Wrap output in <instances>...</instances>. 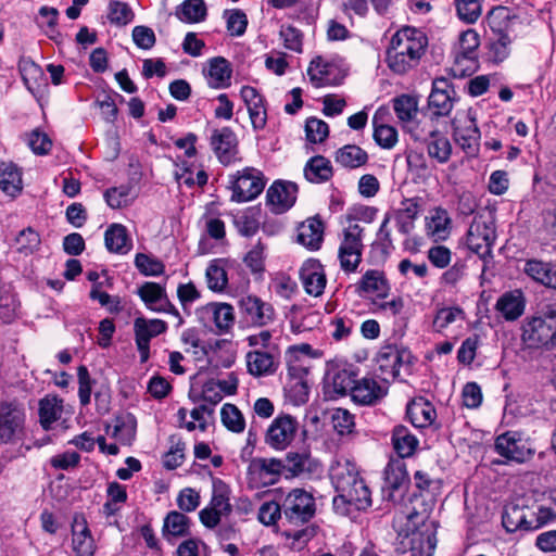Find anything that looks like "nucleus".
<instances>
[{"label": "nucleus", "mask_w": 556, "mask_h": 556, "mask_svg": "<svg viewBox=\"0 0 556 556\" xmlns=\"http://www.w3.org/2000/svg\"><path fill=\"white\" fill-rule=\"evenodd\" d=\"M330 479L338 492L333 498V508L338 514L352 516L371 506V493L355 463L346 458L334 460L330 467Z\"/></svg>", "instance_id": "1"}, {"label": "nucleus", "mask_w": 556, "mask_h": 556, "mask_svg": "<svg viewBox=\"0 0 556 556\" xmlns=\"http://www.w3.org/2000/svg\"><path fill=\"white\" fill-rule=\"evenodd\" d=\"M427 37L422 31L413 27L397 30L391 38L387 50V64L397 75H403L415 68L425 53Z\"/></svg>", "instance_id": "2"}, {"label": "nucleus", "mask_w": 556, "mask_h": 556, "mask_svg": "<svg viewBox=\"0 0 556 556\" xmlns=\"http://www.w3.org/2000/svg\"><path fill=\"white\" fill-rule=\"evenodd\" d=\"M522 341L529 348H556V304L542 307L522 324Z\"/></svg>", "instance_id": "3"}, {"label": "nucleus", "mask_w": 556, "mask_h": 556, "mask_svg": "<svg viewBox=\"0 0 556 556\" xmlns=\"http://www.w3.org/2000/svg\"><path fill=\"white\" fill-rule=\"evenodd\" d=\"M489 63L504 62L511 51V17L507 8L497 7L489 12Z\"/></svg>", "instance_id": "4"}, {"label": "nucleus", "mask_w": 556, "mask_h": 556, "mask_svg": "<svg viewBox=\"0 0 556 556\" xmlns=\"http://www.w3.org/2000/svg\"><path fill=\"white\" fill-rule=\"evenodd\" d=\"M364 228L357 223H350L340 236L338 258L344 273H354L362 262L364 250Z\"/></svg>", "instance_id": "5"}, {"label": "nucleus", "mask_w": 556, "mask_h": 556, "mask_svg": "<svg viewBox=\"0 0 556 556\" xmlns=\"http://www.w3.org/2000/svg\"><path fill=\"white\" fill-rule=\"evenodd\" d=\"M231 201L237 203L252 201L265 188L264 174L255 167H245L229 176Z\"/></svg>", "instance_id": "6"}, {"label": "nucleus", "mask_w": 556, "mask_h": 556, "mask_svg": "<svg viewBox=\"0 0 556 556\" xmlns=\"http://www.w3.org/2000/svg\"><path fill=\"white\" fill-rule=\"evenodd\" d=\"M421 523L412 530L409 535L410 556H433L437 546V526L433 520H426L425 516L419 513H409L407 516L408 522L413 526Z\"/></svg>", "instance_id": "7"}, {"label": "nucleus", "mask_w": 556, "mask_h": 556, "mask_svg": "<svg viewBox=\"0 0 556 556\" xmlns=\"http://www.w3.org/2000/svg\"><path fill=\"white\" fill-rule=\"evenodd\" d=\"M523 530H536L556 520V490L543 493L531 505L523 503Z\"/></svg>", "instance_id": "8"}, {"label": "nucleus", "mask_w": 556, "mask_h": 556, "mask_svg": "<svg viewBox=\"0 0 556 556\" xmlns=\"http://www.w3.org/2000/svg\"><path fill=\"white\" fill-rule=\"evenodd\" d=\"M300 424L290 414L277 415L266 429L264 442L275 451H285L296 438Z\"/></svg>", "instance_id": "9"}, {"label": "nucleus", "mask_w": 556, "mask_h": 556, "mask_svg": "<svg viewBox=\"0 0 556 556\" xmlns=\"http://www.w3.org/2000/svg\"><path fill=\"white\" fill-rule=\"evenodd\" d=\"M198 320L218 334L227 333L235 324L233 307L228 303L212 302L195 311Z\"/></svg>", "instance_id": "10"}, {"label": "nucleus", "mask_w": 556, "mask_h": 556, "mask_svg": "<svg viewBox=\"0 0 556 556\" xmlns=\"http://www.w3.org/2000/svg\"><path fill=\"white\" fill-rule=\"evenodd\" d=\"M282 513L290 523H305L315 515V500L305 490L293 489L282 502Z\"/></svg>", "instance_id": "11"}, {"label": "nucleus", "mask_w": 556, "mask_h": 556, "mask_svg": "<svg viewBox=\"0 0 556 556\" xmlns=\"http://www.w3.org/2000/svg\"><path fill=\"white\" fill-rule=\"evenodd\" d=\"M495 451L506 459L517 463H523L534 454L530 440L518 431L500 434L495 440Z\"/></svg>", "instance_id": "12"}, {"label": "nucleus", "mask_w": 556, "mask_h": 556, "mask_svg": "<svg viewBox=\"0 0 556 556\" xmlns=\"http://www.w3.org/2000/svg\"><path fill=\"white\" fill-rule=\"evenodd\" d=\"M24 409L13 403H0V443H15L24 434Z\"/></svg>", "instance_id": "13"}, {"label": "nucleus", "mask_w": 556, "mask_h": 556, "mask_svg": "<svg viewBox=\"0 0 556 556\" xmlns=\"http://www.w3.org/2000/svg\"><path fill=\"white\" fill-rule=\"evenodd\" d=\"M285 468L281 460L276 458H255L248 467L250 483L255 486H268L275 484Z\"/></svg>", "instance_id": "14"}, {"label": "nucleus", "mask_w": 556, "mask_h": 556, "mask_svg": "<svg viewBox=\"0 0 556 556\" xmlns=\"http://www.w3.org/2000/svg\"><path fill=\"white\" fill-rule=\"evenodd\" d=\"M456 92L444 77L435 78L428 98V109L433 116H446L454 106Z\"/></svg>", "instance_id": "15"}, {"label": "nucleus", "mask_w": 556, "mask_h": 556, "mask_svg": "<svg viewBox=\"0 0 556 556\" xmlns=\"http://www.w3.org/2000/svg\"><path fill=\"white\" fill-rule=\"evenodd\" d=\"M166 323L161 319H144L138 317L134 323L135 339L140 353L141 363H146L150 356V340L166 330Z\"/></svg>", "instance_id": "16"}, {"label": "nucleus", "mask_w": 556, "mask_h": 556, "mask_svg": "<svg viewBox=\"0 0 556 556\" xmlns=\"http://www.w3.org/2000/svg\"><path fill=\"white\" fill-rule=\"evenodd\" d=\"M211 146L223 165L228 166L238 160V139L231 128L215 129L211 136Z\"/></svg>", "instance_id": "17"}, {"label": "nucleus", "mask_w": 556, "mask_h": 556, "mask_svg": "<svg viewBox=\"0 0 556 556\" xmlns=\"http://www.w3.org/2000/svg\"><path fill=\"white\" fill-rule=\"evenodd\" d=\"M356 381V372L352 368H333L325 378V395L328 400L351 395Z\"/></svg>", "instance_id": "18"}, {"label": "nucleus", "mask_w": 556, "mask_h": 556, "mask_svg": "<svg viewBox=\"0 0 556 556\" xmlns=\"http://www.w3.org/2000/svg\"><path fill=\"white\" fill-rule=\"evenodd\" d=\"M138 294L146 305L157 313L173 314L181 324L182 319L176 307L169 302L165 293V289L156 282H144L138 290Z\"/></svg>", "instance_id": "19"}, {"label": "nucleus", "mask_w": 556, "mask_h": 556, "mask_svg": "<svg viewBox=\"0 0 556 556\" xmlns=\"http://www.w3.org/2000/svg\"><path fill=\"white\" fill-rule=\"evenodd\" d=\"M298 187L290 181H275L267 190V204L276 214L288 211L296 200Z\"/></svg>", "instance_id": "20"}, {"label": "nucleus", "mask_w": 556, "mask_h": 556, "mask_svg": "<svg viewBox=\"0 0 556 556\" xmlns=\"http://www.w3.org/2000/svg\"><path fill=\"white\" fill-rule=\"evenodd\" d=\"M239 307L247 319L255 326H265L275 317L273 306L256 295H245L239 301Z\"/></svg>", "instance_id": "21"}, {"label": "nucleus", "mask_w": 556, "mask_h": 556, "mask_svg": "<svg viewBox=\"0 0 556 556\" xmlns=\"http://www.w3.org/2000/svg\"><path fill=\"white\" fill-rule=\"evenodd\" d=\"M386 394V389L378 381L370 377H364L355 381L351 399L358 405L372 406L381 401Z\"/></svg>", "instance_id": "22"}, {"label": "nucleus", "mask_w": 556, "mask_h": 556, "mask_svg": "<svg viewBox=\"0 0 556 556\" xmlns=\"http://www.w3.org/2000/svg\"><path fill=\"white\" fill-rule=\"evenodd\" d=\"M247 105L251 124L255 130H261L267 123V111L264 97L251 86H243L240 91Z\"/></svg>", "instance_id": "23"}, {"label": "nucleus", "mask_w": 556, "mask_h": 556, "mask_svg": "<svg viewBox=\"0 0 556 556\" xmlns=\"http://www.w3.org/2000/svg\"><path fill=\"white\" fill-rule=\"evenodd\" d=\"M247 368L254 377L270 376L276 372L279 362L273 350H254L247 354Z\"/></svg>", "instance_id": "24"}, {"label": "nucleus", "mask_w": 556, "mask_h": 556, "mask_svg": "<svg viewBox=\"0 0 556 556\" xmlns=\"http://www.w3.org/2000/svg\"><path fill=\"white\" fill-rule=\"evenodd\" d=\"M412 355L405 350L394 346H386L377 355V364L382 374L393 378L400 375L402 366L410 364Z\"/></svg>", "instance_id": "25"}, {"label": "nucleus", "mask_w": 556, "mask_h": 556, "mask_svg": "<svg viewBox=\"0 0 556 556\" xmlns=\"http://www.w3.org/2000/svg\"><path fill=\"white\" fill-rule=\"evenodd\" d=\"M300 277L306 293L313 296L323 294L326 287V275L317 260L306 261L300 269Z\"/></svg>", "instance_id": "26"}, {"label": "nucleus", "mask_w": 556, "mask_h": 556, "mask_svg": "<svg viewBox=\"0 0 556 556\" xmlns=\"http://www.w3.org/2000/svg\"><path fill=\"white\" fill-rule=\"evenodd\" d=\"M72 545L77 556H93L94 540L83 516H75L72 525Z\"/></svg>", "instance_id": "27"}, {"label": "nucleus", "mask_w": 556, "mask_h": 556, "mask_svg": "<svg viewBox=\"0 0 556 556\" xmlns=\"http://www.w3.org/2000/svg\"><path fill=\"white\" fill-rule=\"evenodd\" d=\"M466 245L482 260L486 255V219L480 215L475 217L466 236ZM486 273V261H483L481 276Z\"/></svg>", "instance_id": "28"}, {"label": "nucleus", "mask_w": 556, "mask_h": 556, "mask_svg": "<svg viewBox=\"0 0 556 556\" xmlns=\"http://www.w3.org/2000/svg\"><path fill=\"white\" fill-rule=\"evenodd\" d=\"M454 137L468 156L477 155L481 135L471 110L468 112V125L465 127L455 126Z\"/></svg>", "instance_id": "29"}, {"label": "nucleus", "mask_w": 556, "mask_h": 556, "mask_svg": "<svg viewBox=\"0 0 556 556\" xmlns=\"http://www.w3.org/2000/svg\"><path fill=\"white\" fill-rule=\"evenodd\" d=\"M324 225L320 219L313 217L298 227L296 241L309 250H318L323 242Z\"/></svg>", "instance_id": "30"}, {"label": "nucleus", "mask_w": 556, "mask_h": 556, "mask_svg": "<svg viewBox=\"0 0 556 556\" xmlns=\"http://www.w3.org/2000/svg\"><path fill=\"white\" fill-rule=\"evenodd\" d=\"M355 287L359 294H375L378 298H386L390 290L384 274L377 269L367 270Z\"/></svg>", "instance_id": "31"}, {"label": "nucleus", "mask_w": 556, "mask_h": 556, "mask_svg": "<svg viewBox=\"0 0 556 556\" xmlns=\"http://www.w3.org/2000/svg\"><path fill=\"white\" fill-rule=\"evenodd\" d=\"M427 233L434 241L445 240L451 232V218L448 213L441 207L432 210L426 217Z\"/></svg>", "instance_id": "32"}, {"label": "nucleus", "mask_w": 556, "mask_h": 556, "mask_svg": "<svg viewBox=\"0 0 556 556\" xmlns=\"http://www.w3.org/2000/svg\"><path fill=\"white\" fill-rule=\"evenodd\" d=\"M304 177L312 184H323L333 175L331 162L323 156L315 155L311 157L304 166Z\"/></svg>", "instance_id": "33"}, {"label": "nucleus", "mask_w": 556, "mask_h": 556, "mask_svg": "<svg viewBox=\"0 0 556 556\" xmlns=\"http://www.w3.org/2000/svg\"><path fill=\"white\" fill-rule=\"evenodd\" d=\"M526 300L520 290L503 294L497 303V311L507 319L515 320L523 314Z\"/></svg>", "instance_id": "34"}, {"label": "nucleus", "mask_w": 556, "mask_h": 556, "mask_svg": "<svg viewBox=\"0 0 556 556\" xmlns=\"http://www.w3.org/2000/svg\"><path fill=\"white\" fill-rule=\"evenodd\" d=\"M406 415L416 428H424L434 420L435 409L431 403L419 397L407 405Z\"/></svg>", "instance_id": "35"}, {"label": "nucleus", "mask_w": 556, "mask_h": 556, "mask_svg": "<svg viewBox=\"0 0 556 556\" xmlns=\"http://www.w3.org/2000/svg\"><path fill=\"white\" fill-rule=\"evenodd\" d=\"M420 212L418 199H405L395 212L397 230L403 235L410 233L415 228V219Z\"/></svg>", "instance_id": "36"}, {"label": "nucleus", "mask_w": 556, "mask_h": 556, "mask_svg": "<svg viewBox=\"0 0 556 556\" xmlns=\"http://www.w3.org/2000/svg\"><path fill=\"white\" fill-rule=\"evenodd\" d=\"M106 249L112 253L126 254L130 248L127 229L121 224L111 225L104 233Z\"/></svg>", "instance_id": "37"}, {"label": "nucleus", "mask_w": 556, "mask_h": 556, "mask_svg": "<svg viewBox=\"0 0 556 556\" xmlns=\"http://www.w3.org/2000/svg\"><path fill=\"white\" fill-rule=\"evenodd\" d=\"M232 70L229 62L222 56L210 61L207 71L208 85L213 88H225L230 85Z\"/></svg>", "instance_id": "38"}, {"label": "nucleus", "mask_w": 556, "mask_h": 556, "mask_svg": "<svg viewBox=\"0 0 556 556\" xmlns=\"http://www.w3.org/2000/svg\"><path fill=\"white\" fill-rule=\"evenodd\" d=\"M392 444L400 457L412 456L417 446L418 439L405 426H395L392 431Z\"/></svg>", "instance_id": "39"}, {"label": "nucleus", "mask_w": 556, "mask_h": 556, "mask_svg": "<svg viewBox=\"0 0 556 556\" xmlns=\"http://www.w3.org/2000/svg\"><path fill=\"white\" fill-rule=\"evenodd\" d=\"M0 189L10 197H16L22 191V174L12 163L0 164Z\"/></svg>", "instance_id": "40"}, {"label": "nucleus", "mask_w": 556, "mask_h": 556, "mask_svg": "<svg viewBox=\"0 0 556 556\" xmlns=\"http://www.w3.org/2000/svg\"><path fill=\"white\" fill-rule=\"evenodd\" d=\"M334 160L345 168H357L367 163L368 154L356 144H346L336 151Z\"/></svg>", "instance_id": "41"}, {"label": "nucleus", "mask_w": 556, "mask_h": 556, "mask_svg": "<svg viewBox=\"0 0 556 556\" xmlns=\"http://www.w3.org/2000/svg\"><path fill=\"white\" fill-rule=\"evenodd\" d=\"M525 273L533 280L556 290V270L552 271L549 264L530 260L525 265Z\"/></svg>", "instance_id": "42"}, {"label": "nucleus", "mask_w": 556, "mask_h": 556, "mask_svg": "<svg viewBox=\"0 0 556 556\" xmlns=\"http://www.w3.org/2000/svg\"><path fill=\"white\" fill-rule=\"evenodd\" d=\"M63 413V401L55 396H47L39 402V417L43 429L49 430Z\"/></svg>", "instance_id": "43"}, {"label": "nucleus", "mask_w": 556, "mask_h": 556, "mask_svg": "<svg viewBox=\"0 0 556 556\" xmlns=\"http://www.w3.org/2000/svg\"><path fill=\"white\" fill-rule=\"evenodd\" d=\"M214 409L212 406L207 404H201L198 407H194L190 412V416L192 418L191 421H186L188 412L186 408H179L177 416L178 420L180 422V427H185L188 431H193L197 428V425L194 421L198 422V428L201 431H204L206 429V418L205 416H211L213 414Z\"/></svg>", "instance_id": "44"}, {"label": "nucleus", "mask_w": 556, "mask_h": 556, "mask_svg": "<svg viewBox=\"0 0 556 556\" xmlns=\"http://www.w3.org/2000/svg\"><path fill=\"white\" fill-rule=\"evenodd\" d=\"M230 490L228 485L220 479L213 480L212 497L208 507L217 510L219 514H231L232 506L229 498Z\"/></svg>", "instance_id": "45"}, {"label": "nucleus", "mask_w": 556, "mask_h": 556, "mask_svg": "<svg viewBox=\"0 0 556 556\" xmlns=\"http://www.w3.org/2000/svg\"><path fill=\"white\" fill-rule=\"evenodd\" d=\"M137 422L132 415L117 417L114 420L112 437L124 445H130L136 435Z\"/></svg>", "instance_id": "46"}, {"label": "nucleus", "mask_w": 556, "mask_h": 556, "mask_svg": "<svg viewBox=\"0 0 556 556\" xmlns=\"http://www.w3.org/2000/svg\"><path fill=\"white\" fill-rule=\"evenodd\" d=\"M523 501L508 503L502 516L503 527L507 532L523 530Z\"/></svg>", "instance_id": "47"}, {"label": "nucleus", "mask_w": 556, "mask_h": 556, "mask_svg": "<svg viewBox=\"0 0 556 556\" xmlns=\"http://www.w3.org/2000/svg\"><path fill=\"white\" fill-rule=\"evenodd\" d=\"M393 109L397 118L410 125L418 112V102L415 97L402 94L393 100Z\"/></svg>", "instance_id": "48"}, {"label": "nucleus", "mask_w": 556, "mask_h": 556, "mask_svg": "<svg viewBox=\"0 0 556 556\" xmlns=\"http://www.w3.org/2000/svg\"><path fill=\"white\" fill-rule=\"evenodd\" d=\"M190 519L182 513L169 511L163 525V534L165 536H182L187 534Z\"/></svg>", "instance_id": "49"}, {"label": "nucleus", "mask_w": 556, "mask_h": 556, "mask_svg": "<svg viewBox=\"0 0 556 556\" xmlns=\"http://www.w3.org/2000/svg\"><path fill=\"white\" fill-rule=\"evenodd\" d=\"M428 155L437 160L439 163H446L452 153V146L450 140L440 135L439 131L427 141Z\"/></svg>", "instance_id": "50"}, {"label": "nucleus", "mask_w": 556, "mask_h": 556, "mask_svg": "<svg viewBox=\"0 0 556 556\" xmlns=\"http://www.w3.org/2000/svg\"><path fill=\"white\" fill-rule=\"evenodd\" d=\"M223 425L230 431L240 433L245 428L243 415L233 404H224L220 410Z\"/></svg>", "instance_id": "51"}, {"label": "nucleus", "mask_w": 556, "mask_h": 556, "mask_svg": "<svg viewBox=\"0 0 556 556\" xmlns=\"http://www.w3.org/2000/svg\"><path fill=\"white\" fill-rule=\"evenodd\" d=\"M109 21L117 26H125L132 22L135 14L131 8L122 1H111L109 3Z\"/></svg>", "instance_id": "52"}, {"label": "nucleus", "mask_w": 556, "mask_h": 556, "mask_svg": "<svg viewBox=\"0 0 556 556\" xmlns=\"http://www.w3.org/2000/svg\"><path fill=\"white\" fill-rule=\"evenodd\" d=\"M464 319V312L459 307H443L438 311L433 319V328L442 332L447 326Z\"/></svg>", "instance_id": "53"}, {"label": "nucleus", "mask_w": 556, "mask_h": 556, "mask_svg": "<svg viewBox=\"0 0 556 556\" xmlns=\"http://www.w3.org/2000/svg\"><path fill=\"white\" fill-rule=\"evenodd\" d=\"M407 480L405 466L402 464H388L384 470V482L392 491L400 490Z\"/></svg>", "instance_id": "54"}, {"label": "nucleus", "mask_w": 556, "mask_h": 556, "mask_svg": "<svg viewBox=\"0 0 556 556\" xmlns=\"http://www.w3.org/2000/svg\"><path fill=\"white\" fill-rule=\"evenodd\" d=\"M329 67V64L320 56L315 58L311 62L307 68V75L315 87H321L328 84Z\"/></svg>", "instance_id": "55"}, {"label": "nucleus", "mask_w": 556, "mask_h": 556, "mask_svg": "<svg viewBox=\"0 0 556 556\" xmlns=\"http://www.w3.org/2000/svg\"><path fill=\"white\" fill-rule=\"evenodd\" d=\"M227 23V30L231 36H242L248 26L247 14L239 10H226L224 13Z\"/></svg>", "instance_id": "56"}, {"label": "nucleus", "mask_w": 556, "mask_h": 556, "mask_svg": "<svg viewBox=\"0 0 556 556\" xmlns=\"http://www.w3.org/2000/svg\"><path fill=\"white\" fill-rule=\"evenodd\" d=\"M333 429L340 434H350L355 427L354 416L344 408L333 409L331 414Z\"/></svg>", "instance_id": "57"}, {"label": "nucleus", "mask_w": 556, "mask_h": 556, "mask_svg": "<svg viewBox=\"0 0 556 556\" xmlns=\"http://www.w3.org/2000/svg\"><path fill=\"white\" fill-rule=\"evenodd\" d=\"M459 18L466 23H475L482 11V0H456Z\"/></svg>", "instance_id": "58"}, {"label": "nucleus", "mask_w": 556, "mask_h": 556, "mask_svg": "<svg viewBox=\"0 0 556 556\" xmlns=\"http://www.w3.org/2000/svg\"><path fill=\"white\" fill-rule=\"evenodd\" d=\"M206 15V8L203 0H186L181 4L180 18L187 22H200Z\"/></svg>", "instance_id": "59"}, {"label": "nucleus", "mask_w": 556, "mask_h": 556, "mask_svg": "<svg viewBox=\"0 0 556 556\" xmlns=\"http://www.w3.org/2000/svg\"><path fill=\"white\" fill-rule=\"evenodd\" d=\"M207 287L213 291H223L227 286V274L217 261L212 262L206 268Z\"/></svg>", "instance_id": "60"}, {"label": "nucleus", "mask_w": 556, "mask_h": 556, "mask_svg": "<svg viewBox=\"0 0 556 556\" xmlns=\"http://www.w3.org/2000/svg\"><path fill=\"white\" fill-rule=\"evenodd\" d=\"M135 265L144 276H160L164 273L165 268L161 261L143 253L136 255Z\"/></svg>", "instance_id": "61"}, {"label": "nucleus", "mask_w": 556, "mask_h": 556, "mask_svg": "<svg viewBox=\"0 0 556 556\" xmlns=\"http://www.w3.org/2000/svg\"><path fill=\"white\" fill-rule=\"evenodd\" d=\"M306 138L312 143H320L326 140L329 135L327 123L316 117H311L305 124Z\"/></svg>", "instance_id": "62"}, {"label": "nucleus", "mask_w": 556, "mask_h": 556, "mask_svg": "<svg viewBox=\"0 0 556 556\" xmlns=\"http://www.w3.org/2000/svg\"><path fill=\"white\" fill-rule=\"evenodd\" d=\"M374 139L378 146L383 149H391L397 142V131L394 127L389 125H377L376 117L374 118Z\"/></svg>", "instance_id": "63"}, {"label": "nucleus", "mask_w": 556, "mask_h": 556, "mask_svg": "<svg viewBox=\"0 0 556 556\" xmlns=\"http://www.w3.org/2000/svg\"><path fill=\"white\" fill-rule=\"evenodd\" d=\"M351 315H353V313L337 315L332 319L330 327L332 328L331 334L334 340L339 341L350 336L355 325Z\"/></svg>", "instance_id": "64"}]
</instances>
